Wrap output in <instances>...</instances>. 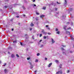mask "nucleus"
<instances>
[{
    "mask_svg": "<svg viewBox=\"0 0 74 74\" xmlns=\"http://www.w3.org/2000/svg\"><path fill=\"white\" fill-rule=\"evenodd\" d=\"M61 47H66V46H64L63 45H62L61 46Z\"/></svg>",
    "mask_w": 74,
    "mask_h": 74,
    "instance_id": "34",
    "label": "nucleus"
},
{
    "mask_svg": "<svg viewBox=\"0 0 74 74\" xmlns=\"http://www.w3.org/2000/svg\"><path fill=\"white\" fill-rule=\"evenodd\" d=\"M43 34H47V32L45 31L43 33Z\"/></svg>",
    "mask_w": 74,
    "mask_h": 74,
    "instance_id": "14",
    "label": "nucleus"
},
{
    "mask_svg": "<svg viewBox=\"0 0 74 74\" xmlns=\"http://www.w3.org/2000/svg\"><path fill=\"white\" fill-rule=\"evenodd\" d=\"M57 4H60V3H59V2H57Z\"/></svg>",
    "mask_w": 74,
    "mask_h": 74,
    "instance_id": "50",
    "label": "nucleus"
},
{
    "mask_svg": "<svg viewBox=\"0 0 74 74\" xmlns=\"http://www.w3.org/2000/svg\"><path fill=\"white\" fill-rule=\"evenodd\" d=\"M6 64H6V63H5L4 64V65H3V66H5Z\"/></svg>",
    "mask_w": 74,
    "mask_h": 74,
    "instance_id": "39",
    "label": "nucleus"
},
{
    "mask_svg": "<svg viewBox=\"0 0 74 74\" xmlns=\"http://www.w3.org/2000/svg\"><path fill=\"white\" fill-rule=\"evenodd\" d=\"M44 47V45H41L40 48H42V47Z\"/></svg>",
    "mask_w": 74,
    "mask_h": 74,
    "instance_id": "24",
    "label": "nucleus"
},
{
    "mask_svg": "<svg viewBox=\"0 0 74 74\" xmlns=\"http://www.w3.org/2000/svg\"><path fill=\"white\" fill-rule=\"evenodd\" d=\"M46 36H44V37H43V38L44 39H46Z\"/></svg>",
    "mask_w": 74,
    "mask_h": 74,
    "instance_id": "26",
    "label": "nucleus"
},
{
    "mask_svg": "<svg viewBox=\"0 0 74 74\" xmlns=\"http://www.w3.org/2000/svg\"><path fill=\"white\" fill-rule=\"evenodd\" d=\"M17 42V41L16 40L15 41H13V43H14V44L16 43Z\"/></svg>",
    "mask_w": 74,
    "mask_h": 74,
    "instance_id": "8",
    "label": "nucleus"
},
{
    "mask_svg": "<svg viewBox=\"0 0 74 74\" xmlns=\"http://www.w3.org/2000/svg\"><path fill=\"white\" fill-rule=\"evenodd\" d=\"M57 34H60V32L59 31H58L57 32Z\"/></svg>",
    "mask_w": 74,
    "mask_h": 74,
    "instance_id": "23",
    "label": "nucleus"
},
{
    "mask_svg": "<svg viewBox=\"0 0 74 74\" xmlns=\"http://www.w3.org/2000/svg\"><path fill=\"white\" fill-rule=\"evenodd\" d=\"M42 34H40V37H41V36H42Z\"/></svg>",
    "mask_w": 74,
    "mask_h": 74,
    "instance_id": "32",
    "label": "nucleus"
},
{
    "mask_svg": "<svg viewBox=\"0 0 74 74\" xmlns=\"http://www.w3.org/2000/svg\"><path fill=\"white\" fill-rule=\"evenodd\" d=\"M32 5L33 7H34V6L36 7V5L35 4H32Z\"/></svg>",
    "mask_w": 74,
    "mask_h": 74,
    "instance_id": "19",
    "label": "nucleus"
},
{
    "mask_svg": "<svg viewBox=\"0 0 74 74\" xmlns=\"http://www.w3.org/2000/svg\"><path fill=\"white\" fill-rule=\"evenodd\" d=\"M16 56H17V57H18H18H19V55H18V54H17L16 55Z\"/></svg>",
    "mask_w": 74,
    "mask_h": 74,
    "instance_id": "36",
    "label": "nucleus"
},
{
    "mask_svg": "<svg viewBox=\"0 0 74 74\" xmlns=\"http://www.w3.org/2000/svg\"><path fill=\"white\" fill-rule=\"evenodd\" d=\"M70 53H73V52L72 51H70Z\"/></svg>",
    "mask_w": 74,
    "mask_h": 74,
    "instance_id": "46",
    "label": "nucleus"
},
{
    "mask_svg": "<svg viewBox=\"0 0 74 74\" xmlns=\"http://www.w3.org/2000/svg\"><path fill=\"white\" fill-rule=\"evenodd\" d=\"M55 11H57V10H58V9L56 8L55 9Z\"/></svg>",
    "mask_w": 74,
    "mask_h": 74,
    "instance_id": "41",
    "label": "nucleus"
},
{
    "mask_svg": "<svg viewBox=\"0 0 74 74\" xmlns=\"http://www.w3.org/2000/svg\"><path fill=\"white\" fill-rule=\"evenodd\" d=\"M52 64V63H50L48 65V66L49 67H51V66Z\"/></svg>",
    "mask_w": 74,
    "mask_h": 74,
    "instance_id": "6",
    "label": "nucleus"
},
{
    "mask_svg": "<svg viewBox=\"0 0 74 74\" xmlns=\"http://www.w3.org/2000/svg\"><path fill=\"white\" fill-rule=\"evenodd\" d=\"M36 21H38V19L37 18H36Z\"/></svg>",
    "mask_w": 74,
    "mask_h": 74,
    "instance_id": "59",
    "label": "nucleus"
},
{
    "mask_svg": "<svg viewBox=\"0 0 74 74\" xmlns=\"http://www.w3.org/2000/svg\"><path fill=\"white\" fill-rule=\"evenodd\" d=\"M29 63L30 65L31 69H33V65L32 64L31 62H29Z\"/></svg>",
    "mask_w": 74,
    "mask_h": 74,
    "instance_id": "3",
    "label": "nucleus"
},
{
    "mask_svg": "<svg viewBox=\"0 0 74 74\" xmlns=\"http://www.w3.org/2000/svg\"><path fill=\"white\" fill-rule=\"evenodd\" d=\"M56 31L58 32V29L57 28H56Z\"/></svg>",
    "mask_w": 74,
    "mask_h": 74,
    "instance_id": "29",
    "label": "nucleus"
},
{
    "mask_svg": "<svg viewBox=\"0 0 74 74\" xmlns=\"http://www.w3.org/2000/svg\"><path fill=\"white\" fill-rule=\"evenodd\" d=\"M27 60H29L30 59V58H27Z\"/></svg>",
    "mask_w": 74,
    "mask_h": 74,
    "instance_id": "42",
    "label": "nucleus"
},
{
    "mask_svg": "<svg viewBox=\"0 0 74 74\" xmlns=\"http://www.w3.org/2000/svg\"><path fill=\"white\" fill-rule=\"evenodd\" d=\"M66 0H65V2H64V5H66L67 4V1H66Z\"/></svg>",
    "mask_w": 74,
    "mask_h": 74,
    "instance_id": "4",
    "label": "nucleus"
},
{
    "mask_svg": "<svg viewBox=\"0 0 74 74\" xmlns=\"http://www.w3.org/2000/svg\"><path fill=\"white\" fill-rule=\"evenodd\" d=\"M52 42L53 43H54L55 41L53 40V38H51Z\"/></svg>",
    "mask_w": 74,
    "mask_h": 74,
    "instance_id": "7",
    "label": "nucleus"
},
{
    "mask_svg": "<svg viewBox=\"0 0 74 74\" xmlns=\"http://www.w3.org/2000/svg\"><path fill=\"white\" fill-rule=\"evenodd\" d=\"M66 27H67V26H65L64 27V29L65 30H66Z\"/></svg>",
    "mask_w": 74,
    "mask_h": 74,
    "instance_id": "9",
    "label": "nucleus"
},
{
    "mask_svg": "<svg viewBox=\"0 0 74 74\" xmlns=\"http://www.w3.org/2000/svg\"><path fill=\"white\" fill-rule=\"evenodd\" d=\"M4 71H5V73H7V72L8 71V70H7V69H5Z\"/></svg>",
    "mask_w": 74,
    "mask_h": 74,
    "instance_id": "13",
    "label": "nucleus"
},
{
    "mask_svg": "<svg viewBox=\"0 0 74 74\" xmlns=\"http://www.w3.org/2000/svg\"><path fill=\"white\" fill-rule=\"evenodd\" d=\"M14 54H12L11 55V58H14Z\"/></svg>",
    "mask_w": 74,
    "mask_h": 74,
    "instance_id": "10",
    "label": "nucleus"
},
{
    "mask_svg": "<svg viewBox=\"0 0 74 74\" xmlns=\"http://www.w3.org/2000/svg\"><path fill=\"white\" fill-rule=\"evenodd\" d=\"M60 68H62V66H60Z\"/></svg>",
    "mask_w": 74,
    "mask_h": 74,
    "instance_id": "63",
    "label": "nucleus"
},
{
    "mask_svg": "<svg viewBox=\"0 0 74 74\" xmlns=\"http://www.w3.org/2000/svg\"><path fill=\"white\" fill-rule=\"evenodd\" d=\"M45 60H47V58H45Z\"/></svg>",
    "mask_w": 74,
    "mask_h": 74,
    "instance_id": "45",
    "label": "nucleus"
},
{
    "mask_svg": "<svg viewBox=\"0 0 74 74\" xmlns=\"http://www.w3.org/2000/svg\"><path fill=\"white\" fill-rule=\"evenodd\" d=\"M69 12H70V11H73V9L72 8L69 9Z\"/></svg>",
    "mask_w": 74,
    "mask_h": 74,
    "instance_id": "5",
    "label": "nucleus"
},
{
    "mask_svg": "<svg viewBox=\"0 0 74 74\" xmlns=\"http://www.w3.org/2000/svg\"><path fill=\"white\" fill-rule=\"evenodd\" d=\"M73 23L71 22V26H73Z\"/></svg>",
    "mask_w": 74,
    "mask_h": 74,
    "instance_id": "30",
    "label": "nucleus"
},
{
    "mask_svg": "<svg viewBox=\"0 0 74 74\" xmlns=\"http://www.w3.org/2000/svg\"><path fill=\"white\" fill-rule=\"evenodd\" d=\"M42 9H43V10H46V7H43L42 8Z\"/></svg>",
    "mask_w": 74,
    "mask_h": 74,
    "instance_id": "11",
    "label": "nucleus"
},
{
    "mask_svg": "<svg viewBox=\"0 0 74 74\" xmlns=\"http://www.w3.org/2000/svg\"><path fill=\"white\" fill-rule=\"evenodd\" d=\"M71 38V39L72 40H74V38H73V37H72Z\"/></svg>",
    "mask_w": 74,
    "mask_h": 74,
    "instance_id": "35",
    "label": "nucleus"
},
{
    "mask_svg": "<svg viewBox=\"0 0 74 74\" xmlns=\"http://www.w3.org/2000/svg\"><path fill=\"white\" fill-rule=\"evenodd\" d=\"M38 62V60L37 59H36V60H35V62H36V63H37V62Z\"/></svg>",
    "mask_w": 74,
    "mask_h": 74,
    "instance_id": "18",
    "label": "nucleus"
},
{
    "mask_svg": "<svg viewBox=\"0 0 74 74\" xmlns=\"http://www.w3.org/2000/svg\"><path fill=\"white\" fill-rule=\"evenodd\" d=\"M47 29H48V30H50V28H49V27H47Z\"/></svg>",
    "mask_w": 74,
    "mask_h": 74,
    "instance_id": "22",
    "label": "nucleus"
},
{
    "mask_svg": "<svg viewBox=\"0 0 74 74\" xmlns=\"http://www.w3.org/2000/svg\"><path fill=\"white\" fill-rule=\"evenodd\" d=\"M45 16L44 15H41V16H40V18H43V17H44V16Z\"/></svg>",
    "mask_w": 74,
    "mask_h": 74,
    "instance_id": "16",
    "label": "nucleus"
},
{
    "mask_svg": "<svg viewBox=\"0 0 74 74\" xmlns=\"http://www.w3.org/2000/svg\"><path fill=\"white\" fill-rule=\"evenodd\" d=\"M51 5H53V2L52 3V4H51Z\"/></svg>",
    "mask_w": 74,
    "mask_h": 74,
    "instance_id": "52",
    "label": "nucleus"
},
{
    "mask_svg": "<svg viewBox=\"0 0 74 74\" xmlns=\"http://www.w3.org/2000/svg\"><path fill=\"white\" fill-rule=\"evenodd\" d=\"M70 23L68 22V23H66V24L67 25H69V24Z\"/></svg>",
    "mask_w": 74,
    "mask_h": 74,
    "instance_id": "33",
    "label": "nucleus"
},
{
    "mask_svg": "<svg viewBox=\"0 0 74 74\" xmlns=\"http://www.w3.org/2000/svg\"><path fill=\"white\" fill-rule=\"evenodd\" d=\"M48 26H49L48 25H46L45 26V27H47H47H48Z\"/></svg>",
    "mask_w": 74,
    "mask_h": 74,
    "instance_id": "31",
    "label": "nucleus"
},
{
    "mask_svg": "<svg viewBox=\"0 0 74 74\" xmlns=\"http://www.w3.org/2000/svg\"><path fill=\"white\" fill-rule=\"evenodd\" d=\"M48 34H49V35H51V33L50 32H49L48 33Z\"/></svg>",
    "mask_w": 74,
    "mask_h": 74,
    "instance_id": "27",
    "label": "nucleus"
},
{
    "mask_svg": "<svg viewBox=\"0 0 74 74\" xmlns=\"http://www.w3.org/2000/svg\"><path fill=\"white\" fill-rule=\"evenodd\" d=\"M16 17L17 18H19V16H16Z\"/></svg>",
    "mask_w": 74,
    "mask_h": 74,
    "instance_id": "58",
    "label": "nucleus"
},
{
    "mask_svg": "<svg viewBox=\"0 0 74 74\" xmlns=\"http://www.w3.org/2000/svg\"><path fill=\"white\" fill-rule=\"evenodd\" d=\"M12 31H13V30H14V29L12 28Z\"/></svg>",
    "mask_w": 74,
    "mask_h": 74,
    "instance_id": "57",
    "label": "nucleus"
},
{
    "mask_svg": "<svg viewBox=\"0 0 74 74\" xmlns=\"http://www.w3.org/2000/svg\"><path fill=\"white\" fill-rule=\"evenodd\" d=\"M42 41V40H41L40 41V42H41V41Z\"/></svg>",
    "mask_w": 74,
    "mask_h": 74,
    "instance_id": "51",
    "label": "nucleus"
},
{
    "mask_svg": "<svg viewBox=\"0 0 74 74\" xmlns=\"http://www.w3.org/2000/svg\"><path fill=\"white\" fill-rule=\"evenodd\" d=\"M62 74V71H58L56 72V74Z\"/></svg>",
    "mask_w": 74,
    "mask_h": 74,
    "instance_id": "2",
    "label": "nucleus"
},
{
    "mask_svg": "<svg viewBox=\"0 0 74 74\" xmlns=\"http://www.w3.org/2000/svg\"><path fill=\"white\" fill-rule=\"evenodd\" d=\"M37 56H39V55H40V53H38L37 54Z\"/></svg>",
    "mask_w": 74,
    "mask_h": 74,
    "instance_id": "38",
    "label": "nucleus"
},
{
    "mask_svg": "<svg viewBox=\"0 0 74 74\" xmlns=\"http://www.w3.org/2000/svg\"><path fill=\"white\" fill-rule=\"evenodd\" d=\"M13 19H14V18H12L11 19V20H10V21H13Z\"/></svg>",
    "mask_w": 74,
    "mask_h": 74,
    "instance_id": "25",
    "label": "nucleus"
},
{
    "mask_svg": "<svg viewBox=\"0 0 74 74\" xmlns=\"http://www.w3.org/2000/svg\"><path fill=\"white\" fill-rule=\"evenodd\" d=\"M30 43H33V42H30Z\"/></svg>",
    "mask_w": 74,
    "mask_h": 74,
    "instance_id": "62",
    "label": "nucleus"
},
{
    "mask_svg": "<svg viewBox=\"0 0 74 74\" xmlns=\"http://www.w3.org/2000/svg\"><path fill=\"white\" fill-rule=\"evenodd\" d=\"M20 45H23L22 43L21 42H20Z\"/></svg>",
    "mask_w": 74,
    "mask_h": 74,
    "instance_id": "37",
    "label": "nucleus"
},
{
    "mask_svg": "<svg viewBox=\"0 0 74 74\" xmlns=\"http://www.w3.org/2000/svg\"><path fill=\"white\" fill-rule=\"evenodd\" d=\"M32 39H34V35L32 36Z\"/></svg>",
    "mask_w": 74,
    "mask_h": 74,
    "instance_id": "20",
    "label": "nucleus"
},
{
    "mask_svg": "<svg viewBox=\"0 0 74 74\" xmlns=\"http://www.w3.org/2000/svg\"><path fill=\"white\" fill-rule=\"evenodd\" d=\"M70 37L71 38H72V37H74V36L73 35H71V36H70Z\"/></svg>",
    "mask_w": 74,
    "mask_h": 74,
    "instance_id": "21",
    "label": "nucleus"
},
{
    "mask_svg": "<svg viewBox=\"0 0 74 74\" xmlns=\"http://www.w3.org/2000/svg\"><path fill=\"white\" fill-rule=\"evenodd\" d=\"M25 36H27V34H25Z\"/></svg>",
    "mask_w": 74,
    "mask_h": 74,
    "instance_id": "61",
    "label": "nucleus"
},
{
    "mask_svg": "<svg viewBox=\"0 0 74 74\" xmlns=\"http://www.w3.org/2000/svg\"><path fill=\"white\" fill-rule=\"evenodd\" d=\"M70 71H69V70H68V71H67V73H69V72Z\"/></svg>",
    "mask_w": 74,
    "mask_h": 74,
    "instance_id": "43",
    "label": "nucleus"
},
{
    "mask_svg": "<svg viewBox=\"0 0 74 74\" xmlns=\"http://www.w3.org/2000/svg\"><path fill=\"white\" fill-rule=\"evenodd\" d=\"M61 50L62 51H63V53L64 55H66V51H65L64 50V49H63V48H61Z\"/></svg>",
    "mask_w": 74,
    "mask_h": 74,
    "instance_id": "1",
    "label": "nucleus"
},
{
    "mask_svg": "<svg viewBox=\"0 0 74 74\" xmlns=\"http://www.w3.org/2000/svg\"><path fill=\"white\" fill-rule=\"evenodd\" d=\"M31 26H34V24H33V23H31V24L30 25Z\"/></svg>",
    "mask_w": 74,
    "mask_h": 74,
    "instance_id": "15",
    "label": "nucleus"
},
{
    "mask_svg": "<svg viewBox=\"0 0 74 74\" xmlns=\"http://www.w3.org/2000/svg\"><path fill=\"white\" fill-rule=\"evenodd\" d=\"M35 1H36V0H33V2H35Z\"/></svg>",
    "mask_w": 74,
    "mask_h": 74,
    "instance_id": "53",
    "label": "nucleus"
},
{
    "mask_svg": "<svg viewBox=\"0 0 74 74\" xmlns=\"http://www.w3.org/2000/svg\"><path fill=\"white\" fill-rule=\"evenodd\" d=\"M67 32V33H70V32H69V31H67V32Z\"/></svg>",
    "mask_w": 74,
    "mask_h": 74,
    "instance_id": "56",
    "label": "nucleus"
},
{
    "mask_svg": "<svg viewBox=\"0 0 74 74\" xmlns=\"http://www.w3.org/2000/svg\"><path fill=\"white\" fill-rule=\"evenodd\" d=\"M71 29V27H69V28H67L68 30H69V29Z\"/></svg>",
    "mask_w": 74,
    "mask_h": 74,
    "instance_id": "40",
    "label": "nucleus"
},
{
    "mask_svg": "<svg viewBox=\"0 0 74 74\" xmlns=\"http://www.w3.org/2000/svg\"><path fill=\"white\" fill-rule=\"evenodd\" d=\"M25 38L27 39V38H28V37H25Z\"/></svg>",
    "mask_w": 74,
    "mask_h": 74,
    "instance_id": "48",
    "label": "nucleus"
},
{
    "mask_svg": "<svg viewBox=\"0 0 74 74\" xmlns=\"http://www.w3.org/2000/svg\"><path fill=\"white\" fill-rule=\"evenodd\" d=\"M4 7H5V8H8V6L5 5V6Z\"/></svg>",
    "mask_w": 74,
    "mask_h": 74,
    "instance_id": "28",
    "label": "nucleus"
},
{
    "mask_svg": "<svg viewBox=\"0 0 74 74\" xmlns=\"http://www.w3.org/2000/svg\"><path fill=\"white\" fill-rule=\"evenodd\" d=\"M36 14L37 15H39V13H36Z\"/></svg>",
    "mask_w": 74,
    "mask_h": 74,
    "instance_id": "49",
    "label": "nucleus"
},
{
    "mask_svg": "<svg viewBox=\"0 0 74 74\" xmlns=\"http://www.w3.org/2000/svg\"><path fill=\"white\" fill-rule=\"evenodd\" d=\"M23 9H24V10H25V8H24V7H23Z\"/></svg>",
    "mask_w": 74,
    "mask_h": 74,
    "instance_id": "54",
    "label": "nucleus"
},
{
    "mask_svg": "<svg viewBox=\"0 0 74 74\" xmlns=\"http://www.w3.org/2000/svg\"><path fill=\"white\" fill-rule=\"evenodd\" d=\"M59 12H56V16H57V15L59 14Z\"/></svg>",
    "mask_w": 74,
    "mask_h": 74,
    "instance_id": "12",
    "label": "nucleus"
},
{
    "mask_svg": "<svg viewBox=\"0 0 74 74\" xmlns=\"http://www.w3.org/2000/svg\"><path fill=\"white\" fill-rule=\"evenodd\" d=\"M37 72V71H35L34 72V73H36V72Z\"/></svg>",
    "mask_w": 74,
    "mask_h": 74,
    "instance_id": "55",
    "label": "nucleus"
},
{
    "mask_svg": "<svg viewBox=\"0 0 74 74\" xmlns=\"http://www.w3.org/2000/svg\"><path fill=\"white\" fill-rule=\"evenodd\" d=\"M56 63H58V62H59L58 60H56Z\"/></svg>",
    "mask_w": 74,
    "mask_h": 74,
    "instance_id": "44",
    "label": "nucleus"
},
{
    "mask_svg": "<svg viewBox=\"0 0 74 74\" xmlns=\"http://www.w3.org/2000/svg\"><path fill=\"white\" fill-rule=\"evenodd\" d=\"M73 47H74V44L73 45Z\"/></svg>",
    "mask_w": 74,
    "mask_h": 74,
    "instance_id": "64",
    "label": "nucleus"
},
{
    "mask_svg": "<svg viewBox=\"0 0 74 74\" xmlns=\"http://www.w3.org/2000/svg\"><path fill=\"white\" fill-rule=\"evenodd\" d=\"M45 31H44V29H42V31H41V32L42 33H43L44 32H45Z\"/></svg>",
    "mask_w": 74,
    "mask_h": 74,
    "instance_id": "17",
    "label": "nucleus"
},
{
    "mask_svg": "<svg viewBox=\"0 0 74 74\" xmlns=\"http://www.w3.org/2000/svg\"><path fill=\"white\" fill-rule=\"evenodd\" d=\"M46 23H49V22H48V21H46Z\"/></svg>",
    "mask_w": 74,
    "mask_h": 74,
    "instance_id": "47",
    "label": "nucleus"
},
{
    "mask_svg": "<svg viewBox=\"0 0 74 74\" xmlns=\"http://www.w3.org/2000/svg\"><path fill=\"white\" fill-rule=\"evenodd\" d=\"M23 16H25V15L23 14Z\"/></svg>",
    "mask_w": 74,
    "mask_h": 74,
    "instance_id": "60",
    "label": "nucleus"
}]
</instances>
